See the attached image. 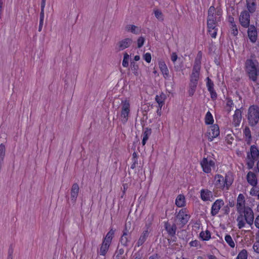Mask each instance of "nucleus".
Returning <instances> with one entry per match:
<instances>
[{"label": "nucleus", "instance_id": "nucleus-1", "mask_svg": "<svg viewBox=\"0 0 259 259\" xmlns=\"http://www.w3.org/2000/svg\"><path fill=\"white\" fill-rule=\"evenodd\" d=\"M244 70L250 80L256 82L259 76V63L254 54H252L250 58L246 60Z\"/></svg>", "mask_w": 259, "mask_h": 259}, {"label": "nucleus", "instance_id": "nucleus-2", "mask_svg": "<svg viewBox=\"0 0 259 259\" xmlns=\"http://www.w3.org/2000/svg\"><path fill=\"white\" fill-rule=\"evenodd\" d=\"M247 120L250 126L254 127L259 122V107L257 105H251L248 109Z\"/></svg>", "mask_w": 259, "mask_h": 259}, {"label": "nucleus", "instance_id": "nucleus-3", "mask_svg": "<svg viewBox=\"0 0 259 259\" xmlns=\"http://www.w3.org/2000/svg\"><path fill=\"white\" fill-rule=\"evenodd\" d=\"M222 15V11L221 9H216L213 6H211L208 10L207 22L218 23L221 21Z\"/></svg>", "mask_w": 259, "mask_h": 259}, {"label": "nucleus", "instance_id": "nucleus-4", "mask_svg": "<svg viewBox=\"0 0 259 259\" xmlns=\"http://www.w3.org/2000/svg\"><path fill=\"white\" fill-rule=\"evenodd\" d=\"M130 104L128 100H125L121 102V111L120 120L123 124H125L128 120L130 112Z\"/></svg>", "mask_w": 259, "mask_h": 259}, {"label": "nucleus", "instance_id": "nucleus-5", "mask_svg": "<svg viewBox=\"0 0 259 259\" xmlns=\"http://www.w3.org/2000/svg\"><path fill=\"white\" fill-rule=\"evenodd\" d=\"M131 234L128 232L125 225V228L122 231V234L120 238L119 242L122 246L127 247L131 241Z\"/></svg>", "mask_w": 259, "mask_h": 259}, {"label": "nucleus", "instance_id": "nucleus-6", "mask_svg": "<svg viewBox=\"0 0 259 259\" xmlns=\"http://www.w3.org/2000/svg\"><path fill=\"white\" fill-rule=\"evenodd\" d=\"M249 12L246 10L242 11L239 16V22L241 26L244 28H247L250 26Z\"/></svg>", "mask_w": 259, "mask_h": 259}, {"label": "nucleus", "instance_id": "nucleus-7", "mask_svg": "<svg viewBox=\"0 0 259 259\" xmlns=\"http://www.w3.org/2000/svg\"><path fill=\"white\" fill-rule=\"evenodd\" d=\"M186 208L181 209L177 215L176 218L180 222L182 226H185L188 222L190 219V215L188 214Z\"/></svg>", "mask_w": 259, "mask_h": 259}, {"label": "nucleus", "instance_id": "nucleus-8", "mask_svg": "<svg viewBox=\"0 0 259 259\" xmlns=\"http://www.w3.org/2000/svg\"><path fill=\"white\" fill-rule=\"evenodd\" d=\"M132 43L133 40L130 38L123 39L116 44L115 50L117 52L122 51L130 47Z\"/></svg>", "mask_w": 259, "mask_h": 259}, {"label": "nucleus", "instance_id": "nucleus-9", "mask_svg": "<svg viewBox=\"0 0 259 259\" xmlns=\"http://www.w3.org/2000/svg\"><path fill=\"white\" fill-rule=\"evenodd\" d=\"M247 28V34L249 39L252 43H255L257 38V29L253 25H250Z\"/></svg>", "mask_w": 259, "mask_h": 259}, {"label": "nucleus", "instance_id": "nucleus-10", "mask_svg": "<svg viewBox=\"0 0 259 259\" xmlns=\"http://www.w3.org/2000/svg\"><path fill=\"white\" fill-rule=\"evenodd\" d=\"M243 213L244 214L246 222L249 225H252L254 220V215L252 209L250 207H247L243 210Z\"/></svg>", "mask_w": 259, "mask_h": 259}, {"label": "nucleus", "instance_id": "nucleus-11", "mask_svg": "<svg viewBox=\"0 0 259 259\" xmlns=\"http://www.w3.org/2000/svg\"><path fill=\"white\" fill-rule=\"evenodd\" d=\"M210 132L208 133L209 136L208 140L209 141H212L214 138L218 137L220 135L219 126L215 124L210 126Z\"/></svg>", "mask_w": 259, "mask_h": 259}, {"label": "nucleus", "instance_id": "nucleus-12", "mask_svg": "<svg viewBox=\"0 0 259 259\" xmlns=\"http://www.w3.org/2000/svg\"><path fill=\"white\" fill-rule=\"evenodd\" d=\"M237 211L239 213H242L243 210L245 209V198L242 194H239L237 199Z\"/></svg>", "mask_w": 259, "mask_h": 259}, {"label": "nucleus", "instance_id": "nucleus-13", "mask_svg": "<svg viewBox=\"0 0 259 259\" xmlns=\"http://www.w3.org/2000/svg\"><path fill=\"white\" fill-rule=\"evenodd\" d=\"M224 202L223 200L221 199L216 200L211 206V215L212 216L216 215L218 213L221 206L224 205Z\"/></svg>", "mask_w": 259, "mask_h": 259}, {"label": "nucleus", "instance_id": "nucleus-14", "mask_svg": "<svg viewBox=\"0 0 259 259\" xmlns=\"http://www.w3.org/2000/svg\"><path fill=\"white\" fill-rule=\"evenodd\" d=\"M79 190V186L77 183H74L72 185L71 189L70 200L71 203L73 204H74L76 202V198L78 196Z\"/></svg>", "mask_w": 259, "mask_h": 259}, {"label": "nucleus", "instance_id": "nucleus-15", "mask_svg": "<svg viewBox=\"0 0 259 259\" xmlns=\"http://www.w3.org/2000/svg\"><path fill=\"white\" fill-rule=\"evenodd\" d=\"M164 228L169 236L175 237L177 229V226L175 224L171 225L170 223L167 221L164 222Z\"/></svg>", "mask_w": 259, "mask_h": 259}, {"label": "nucleus", "instance_id": "nucleus-16", "mask_svg": "<svg viewBox=\"0 0 259 259\" xmlns=\"http://www.w3.org/2000/svg\"><path fill=\"white\" fill-rule=\"evenodd\" d=\"M212 192L207 189H203L200 191V198L204 201H211Z\"/></svg>", "mask_w": 259, "mask_h": 259}, {"label": "nucleus", "instance_id": "nucleus-17", "mask_svg": "<svg viewBox=\"0 0 259 259\" xmlns=\"http://www.w3.org/2000/svg\"><path fill=\"white\" fill-rule=\"evenodd\" d=\"M242 119V112L240 109H237L233 117V123L235 127L239 125Z\"/></svg>", "mask_w": 259, "mask_h": 259}, {"label": "nucleus", "instance_id": "nucleus-18", "mask_svg": "<svg viewBox=\"0 0 259 259\" xmlns=\"http://www.w3.org/2000/svg\"><path fill=\"white\" fill-rule=\"evenodd\" d=\"M246 8L247 11L251 14L254 13L256 9V0H246Z\"/></svg>", "mask_w": 259, "mask_h": 259}, {"label": "nucleus", "instance_id": "nucleus-19", "mask_svg": "<svg viewBox=\"0 0 259 259\" xmlns=\"http://www.w3.org/2000/svg\"><path fill=\"white\" fill-rule=\"evenodd\" d=\"M247 180L248 183L251 186L254 187L257 184V180L256 175L251 171L248 172L247 175Z\"/></svg>", "mask_w": 259, "mask_h": 259}, {"label": "nucleus", "instance_id": "nucleus-20", "mask_svg": "<svg viewBox=\"0 0 259 259\" xmlns=\"http://www.w3.org/2000/svg\"><path fill=\"white\" fill-rule=\"evenodd\" d=\"M216 180L215 185L218 188L223 189L225 187L224 183V178L221 175H216L214 177Z\"/></svg>", "mask_w": 259, "mask_h": 259}, {"label": "nucleus", "instance_id": "nucleus-21", "mask_svg": "<svg viewBox=\"0 0 259 259\" xmlns=\"http://www.w3.org/2000/svg\"><path fill=\"white\" fill-rule=\"evenodd\" d=\"M115 232V229H113V228H110L109 231L107 233L105 237L104 238L103 241L111 244L112 239L114 236Z\"/></svg>", "mask_w": 259, "mask_h": 259}, {"label": "nucleus", "instance_id": "nucleus-22", "mask_svg": "<svg viewBox=\"0 0 259 259\" xmlns=\"http://www.w3.org/2000/svg\"><path fill=\"white\" fill-rule=\"evenodd\" d=\"M249 153L251 158L256 160L258 159L259 157V151L256 146L254 145L251 146Z\"/></svg>", "mask_w": 259, "mask_h": 259}, {"label": "nucleus", "instance_id": "nucleus-23", "mask_svg": "<svg viewBox=\"0 0 259 259\" xmlns=\"http://www.w3.org/2000/svg\"><path fill=\"white\" fill-rule=\"evenodd\" d=\"M201 166L203 171L205 173H210L211 172L210 166L207 164V158L204 157L200 162Z\"/></svg>", "mask_w": 259, "mask_h": 259}, {"label": "nucleus", "instance_id": "nucleus-24", "mask_svg": "<svg viewBox=\"0 0 259 259\" xmlns=\"http://www.w3.org/2000/svg\"><path fill=\"white\" fill-rule=\"evenodd\" d=\"M152 133V130L150 128L146 127L145 128L144 131L143 132V138L142 139V143L143 146H144L147 140L149 139V137L151 135Z\"/></svg>", "mask_w": 259, "mask_h": 259}, {"label": "nucleus", "instance_id": "nucleus-25", "mask_svg": "<svg viewBox=\"0 0 259 259\" xmlns=\"http://www.w3.org/2000/svg\"><path fill=\"white\" fill-rule=\"evenodd\" d=\"M185 202L184 195L180 194L177 197L175 203L178 207H181L184 206L185 205Z\"/></svg>", "mask_w": 259, "mask_h": 259}, {"label": "nucleus", "instance_id": "nucleus-26", "mask_svg": "<svg viewBox=\"0 0 259 259\" xmlns=\"http://www.w3.org/2000/svg\"><path fill=\"white\" fill-rule=\"evenodd\" d=\"M166 99V95L163 93H161L159 95H156L155 101L158 104L159 108H162L164 104V100Z\"/></svg>", "mask_w": 259, "mask_h": 259}, {"label": "nucleus", "instance_id": "nucleus-27", "mask_svg": "<svg viewBox=\"0 0 259 259\" xmlns=\"http://www.w3.org/2000/svg\"><path fill=\"white\" fill-rule=\"evenodd\" d=\"M243 134L246 138L245 141L246 142V144L249 145L251 141V134L250 130L248 126H246L244 129Z\"/></svg>", "mask_w": 259, "mask_h": 259}, {"label": "nucleus", "instance_id": "nucleus-28", "mask_svg": "<svg viewBox=\"0 0 259 259\" xmlns=\"http://www.w3.org/2000/svg\"><path fill=\"white\" fill-rule=\"evenodd\" d=\"M125 30L128 32H131L132 33L136 34H139L141 32V30L135 25H127L125 27Z\"/></svg>", "mask_w": 259, "mask_h": 259}, {"label": "nucleus", "instance_id": "nucleus-29", "mask_svg": "<svg viewBox=\"0 0 259 259\" xmlns=\"http://www.w3.org/2000/svg\"><path fill=\"white\" fill-rule=\"evenodd\" d=\"M110 245V244L103 241L102 245L100 249V254L104 256L105 255L108 250Z\"/></svg>", "mask_w": 259, "mask_h": 259}, {"label": "nucleus", "instance_id": "nucleus-30", "mask_svg": "<svg viewBox=\"0 0 259 259\" xmlns=\"http://www.w3.org/2000/svg\"><path fill=\"white\" fill-rule=\"evenodd\" d=\"M199 237L203 241H208L211 238L210 232L207 230L201 231L199 234Z\"/></svg>", "mask_w": 259, "mask_h": 259}, {"label": "nucleus", "instance_id": "nucleus-31", "mask_svg": "<svg viewBox=\"0 0 259 259\" xmlns=\"http://www.w3.org/2000/svg\"><path fill=\"white\" fill-rule=\"evenodd\" d=\"M233 179L229 174H226L224 178V183L227 189H228L233 183Z\"/></svg>", "mask_w": 259, "mask_h": 259}, {"label": "nucleus", "instance_id": "nucleus-32", "mask_svg": "<svg viewBox=\"0 0 259 259\" xmlns=\"http://www.w3.org/2000/svg\"><path fill=\"white\" fill-rule=\"evenodd\" d=\"M214 120L213 116L210 111H208L205 116V123L206 125L212 124Z\"/></svg>", "mask_w": 259, "mask_h": 259}, {"label": "nucleus", "instance_id": "nucleus-33", "mask_svg": "<svg viewBox=\"0 0 259 259\" xmlns=\"http://www.w3.org/2000/svg\"><path fill=\"white\" fill-rule=\"evenodd\" d=\"M6 148L3 144H0V164L3 165L5 156Z\"/></svg>", "mask_w": 259, "mask_h": 259}, {"label": "nucleus", "instance_id": "nucleus-34", "mask_svg": "<svg viewBox=\"0 0 259 259\" xmlns=\"http://www.w3.org/2000/svg\"><path fill=\"white\" fill-rule=\"evenodd\" d=\"M131 68L134 74L136 76H138L139 73L138 72L139 66L134 61L131 62Z\"/></svg>", "mask_w": 259, "mask_h": 259}, {"label": "nucleus", "instance_id": "nucleus-35", "mask_svg": "<svg viewBox=\"0 0 259 259\" xmlns=\"http://www.w3.org/2000/svg\"><path fill=\"white\" fill-rule=\"evenodd\" d=\"M247 161L246 164L247 165L248 169L252 168L254 164V160H255L256 159H253V158H251L249 153H247Z\"/></svg>", "mask_w": 259, "mask_h": 259}, {"label": "nucleus", "instance_id": "nucleus-36", "mask_svg": "<svg viewBox=\"0 0 259 259\" xmlns=\"http://www.w3.org/2000/svg\"><path fill=\"white\" fill-rule=\"evenodd\" d=\"M225 240L231 247L234 248L235 247V243L230 235H226L225 237Z\"/></svg>", "mask_w": 259, "mask_h": 259}, {"label": "nucleus", "instance_id": "nucleus-37", "mask_svg": "<svg viewBox=\"0 0 259 259\" xmlns=\"http://www.w3.org/2000/svg\"><path fill=\"white\" fill-rule=\"evenodd\" d=\"M159 67L162 74H166V72L169 71L165 63L163 61H160L159 62Z\"/></svg>", "mask_w": 259, "mask_h": 259}, {"label": "nucleus", "instance_id": "nucleus-38", "mask_svg": "<svg viewBox=\"0 0 259 259\" xmlns=\"http://www.w3.org/2000/svg\"><path fill=\"white\" fill-rule=\"evenodd\" d=\"M240 215L238 217L237 221L238 222V227L239 229H241L245 226V222L243 220V216L242 213H240Z\"/></svg>", "mask_w": 259, "mask_h": 259}, {"label": "nucleus", "instance_id": "nucleus-39", "mask_svg": "<svg viewBox=\"0 0 259 259\" xmlns=\"http://www.w3.org/2000/svg\"><path fill=\"white\" fill-rule=\"evenodd\" d=\"M247 250L246 249H243L239 253L236 259H247Z\"/></svg>", "mask_w": 259, "mask_h": 259}, {"label": "nucleus", "instance_id": "nucleus-40", "mask_svg": "<svg viewBox=\"0 0 259 259\" xmlns=\"http://www.w3.org/2000/svg\"><path fill=\"white\" fill-rule=\"evenodd\" d=\"M128 59L129 55L126 53H124L122 63V65L123 67H127L128 66Z\"/></svg>", "mask_w": 259, "mask_h": 259}, {"label": "nucleus", "instance_id": "nucleus-41", "mask_svg": "<svg viewBox=\"0 0 259 259\" xmlns=\"http://www.w3.org/2000/svg\"><path fill=\"white\" fill-rule=\"evenodd\" d=\"M199 74L192 73L190 75V81L198 83L199 79Z\"/></svg>", "mask_w": 259, "mask_h": 259}, {"label": "nucleus", "instance_id": "nucleus-42", "mask_svg": "<svg viewBox=\"0 0 259 259\" xmlns=\"http://www.w3.org/2000/svg\"><path fill=\"white\" fill-rule=\"evenodd\" d=\"M148 229V227L147 228L146 230H145L142 232V234L141 235V236L140 237V238L142 239L145 242L146 241V240L149 235V232Z\"/></svg>", "mask_w": 259, "mask_h": 259}, {"label": "nucleus", "instance_id": "nucleus-43", "mask_svg": "<svg viewBox=\"0 0 259 259\" xmlns=\"http://www.w3.org/2000/svg\"><path fill=\"white\" fill-rule=\"evenodd\" d=\"M154 15L155 17L159 20H163V14L162 12L159 10H156L154 11Z\"/></svg>", "mask_w": 259, "mask_h": 259}, {"label": "nucleus", "instance_id": "nucleus-44", "mask_svg": "<svg viewBox=\"0 0 259 259\" xmlns=\"http://www.w3.org/2000/svg\"><path fill=\"white\" fill-rule=\"evenodd\" d=\"M231 33L234 36H237L238 34V30L236 24H232L231 26Z\"/></svg>", "mask_w": 259, "mask_h": 259}, {"label": "nucleus", "instance_id": "nucleus-45", "mask_svg": "<svg viewBox=\"0 0 259 259\" xmlns=\"http://www.w3.org/2000/svg\"><path fill=\"white\" fill-rule=\"evenodd\" d=\"M206 87L207 89H209L212 88H213L214 85L213 82L209 78V77H207L206 79Z\"/></svg>", "mask_w": 259, "mask_h": 259}, {"label": "nucleus", "instance_id": "nucleus-46", "mask_svg": "<svg viewBox=\"0 0 259 259\" xmlns=\"http://www.w3.org/2000/svg\"><path fill=\"white\" fill-rule=\"evenodd\" d=\"M217 24L218 23L207 22V27L208 28V31L217 28Z\"/></svg>", "mask_w": 259, "mask_h": 259}, {"label": "nucleus", "instance_id": "nucleus-47", "mask_svg": "<svg viewBox=\"0 0 259 259\" xmlns=\"http://www.w3.org/2000/svg\"><path fill=\"white\" fill-rule=\"evenodd\" d=\"M145 38L143 36L140 37L137 40L138 48H141L144 45Z\"/></svg>", "mask_w": 259, "mask_h": 259}, {"label": "nucleus", "instance_id": "nucleus-48", "mask_svg": "<svg viewBox=\"0 0 259 259\" xmlns=\"http://www.w3.org/2000/svg\"><path fill=\"white\" fill-rule=\"evenodd\" d=\"M45 15H40L39 18V24L38 26V31L40 32L42 30L43 24H44V20Z\"/></svg>", "mask_w": 259, "mask_h": 259}, {"label": "nucleus", "instance_id": "nucleus-49", "mask_svg": "<svg viewBox=\"0 0 259 259\" xmlns=\"http://www.w3.org/2000/svg\"><path fill=\"white\" fill-rule=\"evenodd\" d=\"M144 59L147 62L150 63L151 61V55L149 53L145 54L143 56Z\"/></svg>", "mask_w": 259, "mask_h": 259}, {"label": "nucleus", "instance_id": "nucleus-50", "mask_svg": "<svg viewBox=\"0 0 259 259\" xmlns=\"http://www.w3.org/2000/svg\"><path fill=\"white\" fill-rule=\"evenodd\" d=\"M209 34L210 35L211 37L212 38H215L217 32H218V28L214 29L213 30H210L209 31H208Z\"/></svg>", "mask_w": 259, "mask_h": 259}, {"label": "nucleus", "instance_id": "nucleus-51", "mask_svg": "<svg viewBox=\"0 0 259 259\" xmlns=\"http://www.w3.org/2000/svg\"><path fill=\"white\" fill-rule=\"evenodd\" d=\"M253 248L254 251L259 253V240H256L253 245Z\"/></svg>", "mask_w": 259, "mask_h": 259}, {"label": "nucleus", "instance_id": "nucleus-52", "mask_svg": "<svg viewBox=\"0 0 259 259\" xmlns=\"http://www.w3.org/2000/svg\"><path fill=\"white\" fill-rule=\"evenodd\" d=\"M226 100L227 107L232 108L234 106V103L233 100L230 98H227Z\"/></svg>", "mask_w": 259, "mask_h": 259}, {"label": "nucleus", "instance_id": "nucleus-53", "mask_svg": "<svg viewBox=\"0 0 259 259\" xmlns=\"http://www.w3.org/2000/svg\"><path fill=\"white\" fill-rule=\"evenodd\" d=\"M200 68H201V67L195 66V65H194V66L193 67L192 73H195L199 74Z\"/></svg>", "mask_w": 259, "mask_h": 259}, {"label": "nucleus", "instance_id": "nucleus-54", "mask_svg": "<svg viewBox=\"0 0 259 259\" xmlns=\"http://www.w3.org/2000/svg\"><path fill=\"white\" fill-rule=\"evenodd\" d=\"M210 94L212 100L214 101L217 99L218 95L215 90L213 92H211Z\"/></svg>", "mask_w": 259, "mask_h": 259}, {"label": "nucleus", "instance_id": "nucleus-55", "mask_svg": "<svg viewBox=\"0 0 259 259\" xmlns=\"http://www.w3.org/2000/svg\"><path fill=\"white\" fill-rule=\"evenodd\" d=\"M210 94L212 100L214 101L217 99L218 95L215 90L213 92H211Z\"/></svg>", "mask_w": 259, "mask_h": 259}, {"label": "nucleus", "instance_id": "nucleus-56", "mask_svg": "<svg viewBox=\"0 0 259 259\" xmlns=\"http://www.w3.org/2000/svg\"><path fill=\"white\" fill-rule=\"evenodd\" d=\"M46 6V2H41L40 6V15H45L44 9Z\"/></svg>", "mask_w": 259, "mask_h": 259}, {"label": "nucleus", "instance_id": "nucleus-57", "mask_svg": "<svg viewBox=\"0 0 259 259\" xmlns=\"http://www.w3.org/2000/svg\"><path fill=\"white\" fill-rule=\"evenodd\" d=\"M178 59V56L176 52H173L171 55V60L175 63Z\"/></svg>", "mask_w": 259, "mask_h": 259}, {"label": "nucleus", "instance_id": "nucleus-58", "mask_svg": "<svg viewBox=\"0 0 259 259\" xmlns=\"http://www.w3.org/2000/svg\"><path fill=\"white\" fill-rule=\"evenodd\" d=\"M189 244L192 247H197L199 245V242L196 240H193L191 241Z\"/></svg>", "mask_w": 259, "mask_h": 259}, {"label": "nucleus", "instance_id": "nucleus-59", "mask_svg": "<svg viewBox=\"0 0 259 259\" xmlns=\"http://www.w3.org/2000/svg\"><path fill=\"white\" fill-rule=\"evenodd\" d=\"M119 245L117 246V250H116L115 253H117L120 255H122L124 253V249L123 248H119Z\"/></svg>", "mask_w": 259, "mask_h": 259}, {"label": "nucleus", "instance_id": "nucleus-60", "mask_svg": "<svg viewBox=\"0 0 259 259\" xmlns=\"http://www.w3.org/2000/svg\"><path fill=\"white\" fill-rule=\"evenodd\" d=\"M259 193L258 191L255 190L254 188H252L250 190V194L252 196H257V194Z\"/></svg>", "mask_w": 259, "mask_h": 259}, {"label": "nucleus", "instance_id": "nucleus-61", "mask_svg": "<svg viewBox=\"0 0 259 259\" xmlns=\"http://www.w3.org/2000/svg\"><path fill=\"white\" fill-rule=\"evenodd\" d=\"M197 84L198 83L197 82L194 83V82L190 81L189 83V88L193 89L194 90H196Z\"/></svg>", "mask_w": 259, "mask_h": 259}, {"label": "nucleus", "instance_id": "nucleus-62", "mask_svg": "<svg viewBox=\"0 0 259 259\" xmlns=\"http://www.w3.org/2000/svg\"><path fill=\"white\" fill-rule=\"evenodd\" d=\"M134 259H141L142 254L140 253V251H138L134 254Z\"/></svg>", "mask_w": 259, "mask_h": 259}, {"label": "nucleus", "instance_id": "nucleus-63", "mask_svg": "<svg viewBox=\"0 0 259 259\" xmlns=\"http://www.w3.org/2000/svg\"><path fill=\"white\" fill-rule=\"evenodd\" d=\"M254 224L255 227L259 229V215L256 218L254 221Z\"/></svg>", "mask_w": 259, "mask_h": 259}, {"label": "nucleus", "instance_id": "nucleus-64", "mask_svg": "<svg viewBox=\"0 0 259 259\" xmlns=\"http://www.w3.org/2000/svg\"><path fill=\"white\" fill-rule=\"evenodd\" d=\"M159 256L157 253H155L150 256H149V259H159Z\"/></svg>", "mask_w": 259, "mask_h": 259}]
</instances>
